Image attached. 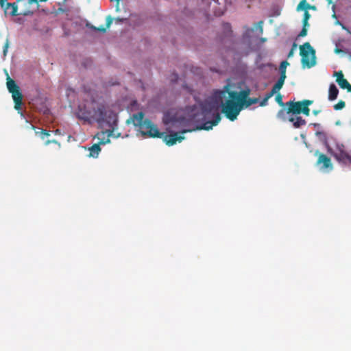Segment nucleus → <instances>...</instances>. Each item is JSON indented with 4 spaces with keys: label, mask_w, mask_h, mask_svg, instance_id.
<instances>
[{
    "label": "nucleus",
    "mask_w": 351,
    "mask_h": 351,
    "mask_svg": "<svg viewBox=\"0 0 351 351\" xmlns=\"http://www.w3.org/2000/svg\"><path fill=\"white\" fill-rule=\"evenodd\" d=\"M91 28L95 30H97L100 32H102V33H104L106 32V27H104L103 25L100 26L99 27H95L94 26H92Z\"/></svg>",
    "instance_id": "c85d7f7f"
},
{
    "label": "nucleus",
    "mask_w": 351,
    "mask_h": 351,
    "mask_svg": "<svg viewBox=\"0 0 351 351\" xmlns=\"http://www.w3.org/2000/svg\"><path fill=\"white\" fill-rule=\"evenodd\" d=\"M308 27H309V25H303V27L299 34V36H300V37L306 36L307 34V29H308Z\"/></svg>",
    "instance_id": "5701e85b"
},
{
    "label": "nucleus",
    "mask_w": 351,
    "mask_h": 351,
    "mask_svg": "<svg viewBox=\"0 0 351 351\" xmlns=\"http://www.w3.org/2000/svg\"><path fill=\"white\" fill-rule=\"evenodd\" d=\"M335 76L337 77L336 82L342 89H347L348 92L351 93V85L349 82L343 78V75L341 71L335 72Z\"/></svg>",
    "instance_id": "f8f14e48"
},
{
    "label": "nucleus",
    "mask_w": 351,
    "mask_h": 351,
    "mask_svg": "<svg viewBox=\"0 0 351 351\" xmlns=\"http://www.w3.org/2000/svg\"><path fill=\"white\" fill-rule=\"evenodd\" d=\"M124 20H125L124 19H121V18H117V19H115V21H116L117 22H119H119H122V21H124Z\"/></svg>",
    "instance_id": "58836bf2"
},
{
    "label": "nucleus",
    "mask_w": 351,
    "mask_h": 351,
    "mask_svg": "<svg viewBox=\"0 0 351 351\" xmlns=\"http://www.w3.org/2000/svg\"><path fill=\"white\" fill-rule=\"evenodd\" d=\"M339 90L334 84H331L328 90V99L333 101L337 99Z\"/></svg>",
    "instance_id": "2eb2a0df"
},
{
    "label": "nucleus",
    "mask_w": 351,
    "mask_h": 351,
    "mask_svg": "<svg viewBox=\"0 0 351 351\" xmlns=\"http://www.w3.org/2000/svg\"><path fill=\"white\" fill-rule=\"evenodd\" d=\"M263 22L260 21L257 23H255L252 27L244 26V32L242 35L241 42L245 45V49L246 50L251 49L254 39L256 38L258 35L263 34Z\"/></svg>",
    "instance_id": "0eeeda50"
},
{
    "label": "nucleus",
    "mask_w": 351,
    "mask_h": 351,
    "mask_svg": "<svg viewBox=\"0 0 351 351\" xmlns=\"http://www.w3.org/2000/svg\"><path fill=\"white\" fill-rule=\"evenodd\" d=\"M50 143H58V142H57L56 140H52V141H49V140H48V141H47L45 142V145H49V144H50Z\"/></svg>",
    "instance_id": "72a5a7b5"
},
{
    "label": "nucleus",
    "mask_w": 351,
    "mask_h": 351,
    "mask_svg": "<svg viewBox=\"0 0 351 351\" xmlns=\"http://www.w3.org/2000/svg\"><path fill=\"white\" fill-rule=\"evenodd\" d=\"M0 6L3 10L5 14H8L12 16L19 14L16 3H8V0H0Z\"/></svg>",
    "instance_id": "9b49d317"
},
{
    "label": "nucleus",
    "mask_w": 351,
    "mask_h": 351,
    "mask_svg": "<svg viewBox=\"0 0 351 351\" xmlns=\"http://www.w3.org/2000/svg\"><path fill=\"white\" fill-rule=\"evenodd\" d=\"M310 8V5L306 2V0L301 1L297 6V11L300 10H308Z\"/></svg>",
    "instance_id": "6ab92c4d"
},
{
    "label": "nucleus",
    "mask_w": 351,
    "mask_h": 351,
    "mask_svg": "<svg viewBox=\"0 0 351 351\" xmlns=\"http://www.w3.org/2000/svg\"><path fill=\"white\" fill-rule=\"evenodd\" d=\"M223 29L224 30L227 31L228 32H231V25L228 23H226L223 24Z\"/></svg>",
    "instance_id": "7c9ffc66"
},
{
    "label": "nucleus",
    "mask_w": 351,
    "mask_h": 351,
    "mask_svg": "<svg viewBox=\"0 0 351 351\" xmlns=\"http://www.w3.org/2000/svg\"><path fill=\"white\" fill-rule=\"evenodd\" d=\"M301 137L304 138V136L303 134H302V135H301Z\"/></svg>",
    "instance_id": "49530a36"
},
{
    "label": "nucleus",
    "mask_w": 351,
    "mask_h": 351,
    "mask_svg": "<svg viewBox=\"0 0 351 351\" xmlns=\"http://www.w3.org/2000/svg\"><path fill=\"white\" fill-rule=\"evenodd\" d=\"M182 86H183L184 88L187 90L189 92H191L192 91L191 88L190 87H189L188 86H186V85H182Z\"/></svg>",
    "instance_id": "e433bc0d"
},
{
    "label": "nucleus",
    "mask_w": 351,
    "mask_h": 351,
    "mask_svg": "<svg viewBox=\"0 0 351 351\" xmlns=\"http://www.w3.org/2000/svg\"><path fill=\"white\" fill-rule=\"evenodd\" d=\"M313 154L317 157L315 166L321 172L327 173L333 169V165L329 157L321 153L319 150H315Z\"/></svg>",
    "instance_id": "9d476101"
},
{
    "label": "nucleus",
    "mask_w": 351,
    "mask_h": 351,
    "mask_svg": "<svg viewBox=\"0 0 351 351\" xmlns=\"http://www.w3.org/2000/svg\"><path fill=\"white\" fill-rule=\"evenodd\" d=\"M132 121L135 127H137L138 131L143 136H148L149 137H161L162 134L160 133L157 127L152 122L144 119V114L142 112L134 114L132 117Z\"/></svg>",
    "instance_id": "20e7f679"
},
{
    "label": "nucleus",
    "mask_w": 351,
    "mask_h": 351,
    "mask_svg": "<svg viewBox=\"0 0 351 351\" xmlns=\"http://www.w3.org/2000/svg\"><path fill=\"white\" fill-rule=\"evenodd\" d=\"M113 19L110 16L106 17V28H109L112 23Z\"/></svg>",
    "instance_id": "c756f323"
},
{
    "label": "nucleus",
    "mask_w": 351,
    "mask_h": 351,
    "mask_svg": "<svg viewBox=\"0 0 351 351\" xmlns=\"http://www.w3.org/2000/svg\"><path fill=\"white\" fill-rule=\"evenodd\" d=\"M178 75L177 74H173L172 75V77L171 79V81L173 82V83H175L178 81Z\"/></svg>",
    "instance_id": "473e14b6"
},
{
    "label": "nucleus",
    "mask_w": 351,
    "mask_h": 351,
    "mask_svg": "<svg viewBox=\"0 0 351 351\" xmlns=\"http://www.w3.org/2000/svg\"><path fill=\"white\" fill-rule=\"evenodd\" d=\"M301 62L303 68H311L316 64L315 51L309 43H305L300 47Z\"/></svg>",
    "instance_id": "1a4fd4ad"
},
{
    "label": "nucleus",
    "mask_w": 351,
    "mask_h": 351,
    "mask_svg": "<svg viewBox=\"0 0 351 351\" xmlns=\"http://www.w3.org/2000/svg\"><path fill=\"white\" fill-rule=\"evenodd\" d=\"M110 112L107 111L103 106H99L95 108L90 107L89 105L81 104L78 106L75 114L77 117L81 120L89 123L95 121L99 124H102Z\"/></svg>",
    "instance_id": "7ed1b4c3"
},
{
    "label": "nucleus",
    "mask_w": 351,
    "mask_h": 351,
    "mask_svg": "<svg viewBox=\"0 0 351 351\" xmlns=\"http://www.w3.org/2000/svg\"><path fill=\"white\" fill-rule=\"evenodd\" d=\"M88 150L89 151V154L88 155V157L97 158L101 152L100 145L95 143L89 147Z\"/></svg>",
    "instance_id": "4468645a"
},
{
    "label": "nucleus",
    "mask_w": 351,
    "mask_h": 351,
    "mask_svg": "<svg viewBox=\"0 0 351 351\" xmlns=\"http://www.w3.org/2000/svg\"><path fill=\"white\" fill-rule=\"evenodd\" d=\"M55 134H60L61 133H60V130H56L55 131Z\"/></svg>",
    "instance_id": "79ce46f5"
},
{
    "label": "nucleus",
    "mask_w": 351,
    "mask_h": 351,
    "mask_svg": "<svg viewBox=\"0 0 351 351\" xmlns=\"http://www.w3.org/2000/svg\"><path fill=\"white\" fill-rule=\"evenodd\" d=\"M319 112H320V110H314L313 111V114L315 115H317Z\"/></svg>",
    "instance_id": "4c0bfd02"
},
{
    "label": "nucleus",
    "mask_w": 351,
    "mask_h": 351,
    "mask_svg": "<svg viewBox=\"0 0 351 351\" xmlns=\"http://www.w3.org/2000/svg\"><path fill=\"white\" fill-rule=\"evenodd\" d=\"M276 98H275V100L276 101L280 106H286V104H285L283 101H282V96L281 95L280 93H278L277 94H276Z\"/></svg>",
    "instance_id": "412c9836"
},
{
    "label": "nucleus",
    "mask_w": 351,
    "mask_h": 351,
    "mask_svg": "<svg viewBox=\"0 0 351 351\" xmlns=\"http://www.w3.org/2000/svg\"><path fill=\"white\" fill-rule=\"evenodd\" d=\"M335 8H336L335 5H332V8H332V12H333V14H332V18H333V19H336V21H335V25H341V26L342 27V28H343V29H346V28L345 25H344L343 24H342V23H341L338 19H337V15H336V12H335Z\"/></svg>",
    "instance_id": "aec40b11"
},
{
    "label": "nucleus",
    "mask_w": 351,
    "mask_h": 351,
    "mask_svg": "<svg viewBox=\"0 0 351 351\" xmlns=\"http://www.w3.org/2000/svg\"><path fill=\"white\" fill-rule=\"evenodd\" d=\"M260 40L261 41V43H265L267 40V39L265 38H261Z\"/></svg>",
    "instance_id": "a19ab883"
},
{
    "label": "nucleus",
    "mask_w": 351,
    "mask_h": 351,
    "mask_svg": "<svg viewBox=\"0 0 351 351\" xmlns=\"http://www.w3.org/2000/svg\"><path fill=\"white\" fill-rule=\"evenodd\" d=\"M286 77H280L276 83L274 85L273 88L276 90L277 93L282 88Z\"/></svg>",
    "instance_id": "a211bd4d"
},
{
    "label": "nucleus",
    "mask_w": 351,
    "mask_h": 351,
    "mask_svg": "<svg viewBox=\"0 0 351 351\" xmlns=\"http://www.w3.org/2000/svg\"><path fill=\"white\" fill-rule=\"evenodd\" d=\"M313 101L303 100L302 101L295 102L294 101H289L286 103L287 108H282L277 113V118L282 120H287V114L289 115H299L302 112L304 106H309L312 104Z\"/></svg>",
    "instance_id": "423d86ee"
},
{
    "label": "nucleus",
    "mask_w": 351,
    "mask_h": 351,
    "mask_svg": "<svg viewBox=\"0 0 351 351\" xmlns=\"http://www.w3.org/2000/svg\"><path fill=\"white\" fill-rule=\"evenodd\" d=\"M310 17H311V14H309L308 10H305V12L304 13L303 20H302L303 25H309L308 20H309Z\"/></svg>",
    "instance_id": "4be33fe9"
},
{
    "label": "nucleus",
    "mask_w": 351,
    "mask_h": 351,
    "mask_svg": "<svg viewBox=\"0 0 351 351\" xmlns=\"http://www.w3.org/2000/svg\"><path fill=\"white\" fill-rule=\"evenodd\" d=\"M6 84L9 92L12 93V97L14 102L15 110L18 111V113L22 119H25V114L21 111L23 95L20 91V88L16 82L10 77L8 73Z\"/></svg>",
    "instance_id": "6e6552de"
},
{
    "label": "nucleus",
    "mask_w": 351,
    "mask_h": 351,
    "mask_svg": "<svg viewBox=\"0 0 351 351\" xmlns=\"http://www.w3.org/2000/svg\"><path fill=\"white\" fill-rule=\"evenodd\" d=\"M47 0H38V2H45L47 1Z\"/></svg>",
    "instance_id": "c03bdc74"
},
{
    "label": "nucleus",
    "mask_w": 351,
    "mask_h": 351,
    "mask_svg": "<svg viewBox=\"0 0 351 351\" xmlns=\"http://www.w3.org/2000/svg\"><path fill=\"white\" fill-rule=\"evenodd\" d=\"M315 135L319 140L323 143L327 152L334 156L339 163L344 165L351 164V156L346 152L345 147L343 144L334 140L335 148H333L328 141L326 133L322 131H317Z\"/></svg>",
    "instance_id": "f03ea898"
},
{
    "label": "nucleus",
    "mask_w": 351,
    "mask_h": 351,
    "mask_svg": "<svg viewBox=\"0 0 351 351\" xmlns=\"http://www.w3.org/2000/svg\"><path fill=\"white\" fill-rule=\"evenodd\" d=\"M329 4L335 5V3L337 1V0H326Z\"/></svg>",
    "instance_id": "c9c22d12"
},
{
    "label": "nucleus",
    "mask_w": 351,
    "mask_h": 351,
    "mask_svg": "<svg viewBox=\"0 0 351 351\" xmlns=\"http://www.w3.org/2000/svg\"><path fill=\"white\" fill-rule=\"evenodd\" d=\"M315 128H318L320 127V124L319 123H313L312 124Z\"/></svg>",
    "instance_id": "ea45409f"
},
{
    "label": "nucleus",
    "mask_w": 351,
    "mask_h": 351,
    "mask_svg": "<svg viewBox=\"0 0 351 351\" xmlns=\"http://www.w3.org/2000/svg\"><path fill=\"white\" fill-rule=\"evenodd\" d=\"M305 145H306V147H308V144L306 143H305Z\"/></svg>",
    "instance_id": "a18cd8bd"
},
{
    "label": "nucleus",
    "mask_w": 351,
    "mask_h": 351,
    "mask_svg": "<svg viewBox=\"0 0 351 351\" xmlns=\"http://www.w3.org/2000/svg\"><path fill=\"white\" fill-rule=\"evenodd\" d=\"M289 65V63L287 60L282 61L280 63V67H279V71H280V77H287L286 70H287V67Z\"/></svg>",
    "instance_id": "f3484780"
},
{
    "label": "nucleus",
    "mask_w": 351,
    "mask_h": 351,
    "mask_svg": "<svg viewBox=\"0 0 351 351\" xmlns=\"http://www.w3.org/2000/svg\"><path fill=\"white\" fill-rule=\"evenodd\" d=\"M250 93V89L235 91L225 86L223 90H215L198 104L187 107L186 117L180 112H165L162 122L169 134L164 136V141L169 146L182 142L184 134L193 130L186 128L191 121L197 124V130L213 129L221 119L220 108L226 118L234 121L243 109L258 102V98H248Z\"/></svg>",
    "instance_id": "f257e3e1"
},
{
    "label": "nucleus",
    "mask_w": 351,
    "mask_h": 351,
    "mask_svg": "<svg viewBox=\"0 0 351 351\" xmlns=\"http://www.w3.org/2000/svg\"><path fill=\"white\" fill-rule=\"evenodd\" d=\"M29 4L38 3V0H28Z\"/></svg>",
    "instance_id": "f704fd0d"
},
{
    "label": "nucleus",
    "mask_w": 351,
    "mask_h": 351,
    "mask_svg": "<svg viewBox=\"0 0 351 351\" xmlns=\"http://www.w3.org/2000/svg\"><path fill=\"white\" fill-rule=\"evenodd\" d=\"M117 114L113 112H110L108 116L106 117V120H104L103 123L100 124L101 125L105 124L108 125L110 129L106 131H101L96 134L95 138L98 140L97 144L99 145H106L110 143V137L118 138L120 136V133H118L117 135L114 134V131L117 126Z\"/></svg>",
    "instance_id": "39448f33"
},
{
    "label": "nucleus",
    "mask_w": 351,
    "mask_h": 351,
    "mask_svg": "<svg viewBox=\"0 0 351 351\" xmlns=\"http://www.w3.org/2000/svg\"><path fill=\"white\" fill-rule=\"evenodd\" d=\"M289 121L293 123L295 128H300L301 126L306 125V121L298 115H289Z\"/></svg>",
    "instance_id": "ddd939ff"
},
{
    "label": "nucleus",
    "mask_w": 351,
    "mask_h": 351,
    "mask_svg": "<svg viewBox=\"0 0 351 351\" xmlns=\"http://www.w3.org/2000/svg\"><path fill=\"white\" fill-rule=\"evenodd\" d=\"M30 128L35 130V133L36 135L39 136L43 140H44L46 137L50 135L49 132L43 130L40 128H36L33 125L29 124Z\"/></svg>",
    "instance_id": "dca6fc26"
},
{
    "label": "nucleus",
    "mask_w": 351,
    "mask_h": 351,
    "mask_svg": "<svg viewBox=\"0 0 351 351\" xmlns=\"http://www.w3.org/2000/svg\"><path fill=\"white\" fill-rule=\"evenodd\" d=\"M308 106H304L302 110V112L306 116H308L310 113V109L308 108Z\"/></svg>",
    "instance_id": "cd10ccee"
},
{
    "label": "nucleus",
    "mask_w": 351,
    "mask_h": 351,
    "mask_svg": "<svg viewBox=\"0 0 351 351\" xmlns=\"http://www.w3.org/2000/svg\"><path fill=\"white\" fill-rule=\"evenodd\" d=\"M278 93L276 92V90H275L273 88L271 90L270 92L267 93L265 97L267 98V99H270L271 97H273L274 95L277 94Z\"/></svg>",
    "instance_id": "a878e982"
},
{
    "label": "nucleus",
    "mask_w": 351,
    "mask_h": 351,
    "mask_svg": "<svg viewBox=\"0 0 351 351\" xmlns=\"http://www.w3.org/2000/svg\"><path fill=\"white\" fill-rule=\"evenodd\" d=\"M345 107V102L343 101H339L337 104L334 106V109L335 110H339L343 109Z\"/></svg>",
    "instance_id": "b1692460"
},
{
    "label": "nucleus",
    "mask_w": 351,
    "mask_h": 351,
    "mask_svg": "<svg viewBox=\"0 0 351 351\" xmlns=\"http://www.w3.org/2000/svg\"><path fill=\"white\" fill-rule=\"evenodd\" d=\"M296 47H297L296 44H295V43H293V46H292V47H291V50L289 51V53H288V56H287V57H288L289 58H291V57H293V54H294V53H295V49H296Z\"/></svg>",
    "instance_id": "393cba45"
},
{
    "label": "nucleus",
    "mask_w": 351,
    "mask_h": 351,
    "mask_svg": "<svg viewBox=\"0 0 351 351\" xmlns=\"http://www.w3.org/2000/svg\"><path fill=\"white\" fill-rule=\"evenodd\" d=\"M309 9L315 10L316 8H315V6L310 5V8Z\"/></svg>",
    "instance_id": "37998d69"
},
{
    "label": "nucleus",
    "mask_w": 351,
    "mask_h": 351,
    "mask_svg": "<svg viewBox=\"0 0 351 351\" xmlns=\"http://www.w3.org/2000/svg\"><path fill=\"white\" fill-rule=\"evenodd\" d=\"M8 47H9V40H8V38H7L5 40V43L4 44V46H3V56H6Z\"/></svg>",
    "instance_id": "bb28decb"
},
{
    "label": "nucleus",
    "mask_w": 351,
    "mask_h": 351,
    "mask_svg": "<svg viewBox=\"0 0 351 351\" xmlns=\"http://www.w3.org/2000/svg\"><path fill=\"white\" fill-rule=\"evenodd\" d=\"M268 99L264 97L261 101L259 105L261 106H266L268 104Z\"/></svg>",
    "instance_id": "2f4dec72"
}]
</instances>
